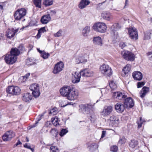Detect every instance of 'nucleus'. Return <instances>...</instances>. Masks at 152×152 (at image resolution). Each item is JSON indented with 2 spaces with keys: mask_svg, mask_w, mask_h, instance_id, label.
<instances>
[{
  "mask_svg": "<svg viewBox=\"0 0 152 152\" xmlns=\"http://www.w3.org/2000/svg\"><path fill=\"white\" fill-rule=\"evenodd\" d=\"M61 95L63 97H66L69 100L76 99L78 96V93L72 86H64L59 90Z\"/></svg>",
  "mask_w": 152,
  "mask_h": 152,
  "instance_id": "nucleus-1",
  "label": "nucleus"
},
{
  "mask_svg": "<svg viewBox=\"0 0 152 152\" xmlns=\"http://www.w3.org/2000/svg\"><path fill=\"white\" fill-rule=\"evenodd\" d=\"M80 109L79 110L80 112L84 114H89V119L92 122L94 121L93 115L91 114L92 112L91 110V105L89 104H82L79 105Z\"/></svg>",
  "mask_w": 152,
  "mask_h": 152,
  "instance_id": "nucleus-2",
  "label": "nucleus"
},
{
  "mask_svg": "<svg viewBox=\"0 0 152 152\" xmlns=\"http://www.w3.org/2000/svg\"><path fill=\"white\" fill-rule=\"evenodd\" d=\"M107 28L105 23L101 22L96 23L92 26V28L95 31L101 33L105 32Z\"/></svg>",
  "mask_w": 152,
  "mask_h": 152,
  "instance_id": "nucleus-3",
  "label": "nucleus"
},
{
  "mask_svg": "<svg viewBox=\"0 0 152 152\" xmlns=\"http://www.w3.org/2000/svg\"><path fill=\"white\" fill-rule=\"evenodd\" d=\"M121 54L124 59L128 61H133L135 59L134 54L130 51L124 50L121 52Z\"/></svg>",
  "mask_w": 152,
  "mask_h": 152,
  "instance_id": "nucleus-4",
  "label": "nucleus"
},
{
  "mask_svg": "<svg viewBox=\"0 0 152 152\" xmlns=\"http://www.w3.org/2000/svg\"><path fill=\"white\" fill-rule=\"evenodd\" d=\"M102 73L107 76L110 77L112 74V71L109 66L105 64H102L100 67Z\"/></svg>",
  "mask_w": 152,
  "mask_h": 152,
  "instance_id": "nucleus-5",
  "label": "nucleus"
},
{
  "mask_svg": "<svg viewBox=\"0 0 152 152\" xmlns=\"http://www.w3.org/2000/svg\"><path fill=\"white\" fill-rule=\"evenodd\" d=\"M29 89L32 91V94L35 98L39 97L40 94L39 90V86L38 84H34L31 85Z\"/></svg>",
  "mask_w": 152,
  "mask_h": 152,
  "instance_id": "nucleus-6",
  "label": "nucleus"
},
{
  "mask_svg": "<svg viewBox=\"0 0 152 152\" xmlns=\"http://www.w3.org/2000/svg\"><path fill=\"white\" fill-rule=\"evenodd\" d=\"M129 37L131 39L136 40L138 39V34L137 29L134 27L129 28L128 29Z\"/></svg>",
  "mask_w": 152,
  "mask_h": 152,
  "instance_id": "nucleus-7",
  "label": "nucleus"
},
{
  "mask_svg": "<svg viewBox=\"0 0 152 152\" xmlns=\"http://www.w3.org/2000/svg\"><path fill=\"white\" fill-rule=\"evenodd\" d=\"M122 100H124V104L125 108L129 107L130 108H132L134 106V102L133 99L132 97H129L127 98H123Z\"/></svg>",
  "mask_w": 152,
  "mask_h": 152,
  "instance_id": "nucleus-8",
  "label": "nucleus"
},
{
  "mask_svg": "<svg viewBox=\"0 0 152 152\" xmlns=\"http://www.w3.org/2000/svg\"><path fill=\"white\" fill-rule=\"evenodd\" d=\"M64 67V64L63 62L60 61L56 64L54 66L53 72L55 74H56L61 72Z\"/></svg>",
  "mask_w": 152,
  "mask_h": 152,
  "instance_id": "nucleus-9",
  "label": "nucleus"
},
{
  "mask_svg": "<svg viewBox=\"0 0 152 152\" xmlns=\"http://www.w3.org/2000/svg\"><path fill=\"white\" fill-rule=\"evenodd\" d=\"M4 59L6 63L9 64H12L16 61L17 57H15L8 53L5 56Z\"/></svg>",
  "mask_w": 152,
  "mask_h": 152,
  "instance_id": "nucleus-10",
  "label": "nucleus"
},
{
  "mask_svg": "<svg viewBox=\"0 0 152 152\" xmlns=\"http://www.w3.org/2000/svg\"><path fill=\"white\" fill-rule=\"evenodd\" d=\"M26 10H17L14 14V18L16 20H20L26 14Z\"/></svg>",
  "mask_w": 152,
  "mask_h": 152,
  "instance_id": "nucleus-11",
  "label": "nucleus"
},
{
  "mask_svg": "<svg viewBox=\"0 0 152 152\" xmlns=\"http://www.w3.org/2000/svg\"><path fill=\"white\" fill-rule=\"evenodd\" d=\"M14 136V133L9 131L4 134L2 137V138L4 141H7L10 140Z\"/></svg>",
  "mask_w": 152,
  "mask_h": 152,
  "instance_id": "nucleus-12",
  "label": "nucleus"
},
{
  "mask_svg": "<svg viewBox=\"0 0 152 152\" xmlns=\"http://www.w3.org/2000/svg\"><path fill=\"white\" fill-rule=\"evenodd\" d=\"M80 74L82 76L86 77H91L94 75V72L87 69L81 70Z\"/></svg>",
  "mask_w": 152,
  "mask_h": 152,
  "instance_id": "nucleus-13",
  "label": "nucleus"
},
{
  "mask_svg": "<svg viewBox=\"0 0 152 152\" xmlns=\"http://www.w3.org/2000/svg\"><path fill=\"white\" fill-rule=\"evenodd\" d=\"M113 96L114 98L122 100L123 98H125L127 97V95L125 93L118 91L113 93Z\"/></svg>",
  "mask_w": 152,
  "mask_h": 152,
  "instance_id": "nucleus-14",
  "label": "nucleus"
},
{
  "mask_svg": "<svg viewBox=\"0 0 152 152\" xmlns=\"http://www.w3.org/2000/svg\"><path fill=\"white\" fill-rule=\"evenodd\" d=\"M113 111V107L112 106H105L101 113L102 115L107 116L110 115Z\"/></svg>",
  "mask_w": 152,
  "mask_h": 152,
  "instance_id": "nucleus-15",
  "label": "nucleus"
},
{
  "mask_svg": "<svg viewBox=\"0 0 152 152\" xmlns=\"http://www.w3.org/2000/svg\"><path fill=\"white\" fill-rule=\"evenodd\" d=\"M51 20L49 14L45 15L42 16L40 19V22L42 24H46Z\"/></svg>",
  "mask_w": 152,
  "mask_h": 152,
  "instance_id": "nucleus-16",
  "label": "nucleus"
},
{
  "mask_svg": "<svg viewBox=\"0 0 152 152\" xmlns=\"http://www.w3.org/2000/svg\"><path fill=\"white\" fill-rule=\"evenodd\" d=\"M132 77L133 78L137 80H141L142 78V74L140 71H135L132 73Z\"/></svg>",
  "mask_w": 152,
  "mask_h": 152,
  "instance_id": "nucleus-17",
  "label": "nucleus"
},
{
  "mask_svg": "<svg viewBox=\"0 0 152 152\" xmlns=\"http://www.w3.org/2000/svg\"><path fill=\"white\" fill-rule=\"evenodd\" d=\"M125 107L124 104L118 102L115 105V109L118 112L121 113L124 111Z\"/></svg>",
  "mask_w": 152,
  "mask_h": 152,
  "instance_id": "nucleus-18",
  "label": "nucleus"
},
{
  "mask_svg": "<svg viewBox=\"0 0 152 152\" xmlns=\"http://www.w3.org/2000/svg\"><path fill=\"white\" fill-rule=\"evenodd\" d=\"M90 3L89 0H81L78 7L79 8L83 9L88 5Z\"/></svg>",
  "mask_w": 152,
  "mask_h": 152,
  "instance_id": "nucleus-19",
  "label": "nucleus"
},
{
  "mask_svg": "<svg viewBox=\"0 0 152 152\" xmlns=\"http://www.w3.org/2000/svg\"><path fill=\"white\" fill-rule=\"evenodd\" d=\"M101 16L106 20H110L112 18V15L108 11L104 12L101 14Z\"/></svg>",
  "mask_w": 152,
  "mask_h": 152,
  "instance_id": "nucleus-20",
  "label": "nucleus"
},
{
  "mask_svg": "<svg viewBox=\"0 0 152 152\" xmlns=\"http://www.w3.org/2000/svg\"><path fill=\"white\" fill-rule=\"evenodd\" d=\"M149 90V88L148 87L144 86L140 92V97L142 98H143L146 94L148 92Z\"/></svg>",
  "mask_w": 152,
  "mask_h": 152,
  "instance_id": "nucleus-21",
  "label": "nucleus"
},
{
  "mask_svg": "<svg viewBox=\"0 0 152 152\" xmlns=\"http://www.w3.org/2000/svg\"><path fill=\"white\" fill-rule=\"evenodd\" d=\"M98 145L95 143H91L88 144L87 148L91 152L95 151L98 148Z\"/></svg>",
  "mask_w": 152,
  "mask_h": 152,
  "instance_id": "nucleus-22",
  "label": "nucleus"
},
{
  "mask_svg": "<svg viewBox=\"0 0 152 152\" xmlns=\"http://www.w3.org/2000/svg\"><path fill=\"white\" fill-rule=\"evenodd\" d=\"M9 53L15 57H16L20 54V51L18 49L16 48H12Z\"/></svg>",
  "mask_w": 152,
  "mask_h": 152,
  "instance_id": "nucleus-23",
  "label": "nucleus"
},
{
  "mask_svg": "<svg viewBox=\"0 0 152 152\" xmlns=\"http://www.w3.org/2000/svg\"><path fill=\"white\" fill-rule=\"evenodd\" d=\"M93 43L95 45H96L100 46L102 45V42L101 37L99 36L94 37L93 40Z\"/></svg>",
  "mask_w": 152,
  "mask_h": 152,
  "instance_id": "nucleus-24",
  "label": "nucleus"
},
{
  "mask_svg": "<svg viewBox=\"0 0 152 152\" xmlns=\"http://www.w3.org/2000/svg\"><path fill=\"white\" fill-rule=\"evenodd\" d=\"M32 96L30 93L27 92L24 93L22 96V99L23 101L27 102H29L32 99Z\"/></svg>",
  "mask_w": 152,
  "mask_h": 152,
  "instance_id": "nucleus-25",
  "label": "nucleus"
},
{
  "mask_svg": "<svg viewBox=\"0 0 152 152\" xmlns=\"http://www.w3.org/2000/svg\"><path fill=\"white\" fill-rule=\"evenodd\" d=\"M75 75L73 77L72 82L74 83H76L80 82L81 75L76 72L75 73Z\"/></svg>",
  "mask_w": 152,
  "mask_h": 152,
  "instance_id": "nucleus-26",
  "label": "nucleus"
},
{
  "mask_svg": "<svg viewBox=\"0 0 152 152\" xmlns=\"http://www.w3.org/2000/svg\"><path fill=\"white\" fill-rule=\"evenodd\" d=\"M121 28L120 25L118 23H115L110 26L109 28L113 31H116L119 30Z\"/></svg>",
  "mask_w": 152,
  "mask_h": 152,
  "instance_id": "nucleus-27",
  "label": "nucleus"
},
{
  "mask_svg": "<svg viewBox=\"0 0 152 152\" xmlns=\"http://www.w3.org/2000/svg\"><path fill=\"white\" fill-rule=\"evenodd\" d=\"M75 61L77 64L80 63L84 64L87 61V60L85 58L84 56H79L76 58Z\"/></svg>",
  "mask_w": 152,
  "mask_h": 152,
  "instance_id": "nucleus-28",
  "label": "nucleus"
},
{
  "mask_svg": "<svg viewBox=\"0 0 152 152\" xmlns=\"http://www.w3.org/2000/svg\"><path fill=\"white\" fill-rule=\"evenodd\" d=\"M138 144V142L137 140H132L129 142V147L132 148H134Z\"/></svg>",
  "mask_w": 152,
  "mask_h": 152,
  "instance_id": "nucleus-29",
  "label": "nucleus"
},
{
  "mask_svg": "<svg viewBox=\"0 0 152 152\" xmlns=\"http://www.w3.org/2000/svg\"><path fill=\"white\" fill-rule=\"evenodd\" d=\"M13 89V95H18L20 93V89L17 86H13V89Z\"/></svg>",
  "mask_w": 152,
  "mask_h": 152,
  "instance_id": "nucleus-30",
  "label": "nucleus"
},
{
  "mask_svg": "<svg viewBox=\"0 0 152 152\" xmlns=\"http://www.w3.org/2000/svg\"><path fill=\"white\" fill-rule=\"evenodd\" d=\"M90 31V27L88 26H86L82 30V34L84 37L88 36V34Z\"/></svg>",
  "mask_w": 152,
  "mask_h": 152,
  "instance_id": "nucleus-31",
  "label": "nucleus"
},
{
  "mask_svg": "<svg viewBox=\"0 0 152 152\" xmlns=\"http://www.w3.org/2000/svg\"><path fill=\"white\" fill-rule=\"evenodd\" d=\"M131 70L130 65L129 64H127L123 69V72L124 75H126L128 74L129 72Z\"/></svg>",
  "mask_w": 152,
  "mask_h": 152,
  "instance_id": "nucleus-32",
  "label": "nucleus"
},
{
  "mask_svg": "<svg viewBox=\"0 0 152 152\" xmlns=\"http://www.w3.org/2000/svg\"><path fill=\"white\" fill-rule=\"evenodd\" d=\"M54 0H44L42 2L43 5L47 7L52 5Z\"/></svg>",
  "mask_w": 152,
  "mask_h": 152,
  "instance_id": "nucleus-33",
  "label": "nucleus"
},
{
  "mask_svg": "<svg viewBox=\"0 0 152 152\" xmlns=\"http://www.w3.org/2000/svg\"><path fill=\"white\" fill-rule=\"evenodd\" d=\"M13 34V31L12 30V29L11 28V29H8L7 30L6 35L8 38L11 39L14 36H12Z\"/></svg>",
  "mask_w": 152,
  "mask_h": 152,
  "instance_id": "nucleus-34",
  "label": "nucleus"
},
{
  "mask_svg": "<svg viewBox=\"0 0 152 152\" xmlns=\"http://www.w3.org/2000/svg\"><path fill=\"white\" fill-rule=\"evenodd\" d=\"M13 86H9L6 89V92L8 94H10L13 96Z\"/></svg>",
  "mask_w": 152,
  "mask_h": 152,
  "instance_id": "nucleus-35",
  "label": "nucleus"
},
{
  "mask_svg": "<svg viewBox=\"0 0 152 152\" xmlns=\"http://www.w3.org/2000/svg\"><path fill=\"white\" fill-rule=\"evenodd\" d=\"M60 121L59 120V118L56 116H55L54 117L51 118V121L53 123L54 125H56L57 124H59L58 122Z\"/></svg>",
  "mask_w": 152,
  "mask_h": 152,
  "instance_id": "nucleus-36",
  "label": "nucleus"
},
{
  "mask_svg": "<svg viewBox=\"0 0 152 152\" xmlns=\"http://www.w3.org/2000/svg\"><path fill=\"white\" fill-rule=\"evenodd\" d=\"M41 0H34V4L35 6L40 8L41 7Z\"/></svg>",
  "mask_w": 152,
  "mask_h": 152,
  "instance_id": "nucleus-37",
  "label": "nucleus"
},
{
  "mask_svg": "<svg viewBox=\"0 0 152 152\" xmlns=\"http://www.w3.org/2000/svg\"><path fill=\"white\" fill-rule=\"evenodd\" d=\"M151 34L150 31H146V32H145L144 39L145 40L150 39L151 38L150 35Z\"/></svg>",
  "mask_w": 152,
  "mask_h": 152,
  "instance_id": "nucleus-38",
  "label": "nucleus"
},
{
  "mask_svg": "<svg viewBox=\"0 0 152 152\" xmlns=\"http://www.w3.org/2000/svg\"><path fill=\"white\" fill-rule=\"evenodd\" d=\"M50 132L53 134V136H54L55 137H57V136L58 133V131L56 129H51Z\"/></svg>",
  "mask_w": 152,
  "mask_h": 152,
  "instance_id": "nucleus-39",
  "label": "nucleus"
},
{
  "mask_svg": "<svg viewBox=\"0 0 152 152\" xmlns=\"http://www.w3.org/2000/svg\"><path fill=\"white\" fill-rule=\"evenodd\" d=\"M144 121L142 119V118L140 117V120L137 121V123L138 124V128H140L142 127Z\"/></svg>",
  "mask_w": 152,
  "mask_h": 152,
  "instance_id": "nucleus-40",
  "label": "nucleus"
},
{
  "mask_svg": "<svg viewBox=\"0 0 152 152\" xmlns=\"http://www.w3.org/2000/svg\"><path fill=\"white\" fill-rule=\"evenodd\" d=\"M41 56L44 59H45L48 58L50 56V54L48 53H46L44 51L40 54Z\"/></svg>",
  "mask_w": 152,
  "mask_h": 152,
  "instance_id": "nucleus-41",
  "label": "nucleus"
},
{
  "mask_svg": "<svg viewBox=\"0 0 152 152\" xmlns=\"http://www.w3.org/2000/svg\"><path fill=\"white\" fill-rule=\"evenodd\" d=\"M68 132V130L65 129H62L59 133V135L61 137H63L64 135Z\"/></svg>",
  "mask_w": 152,
  "mask_h": 152,
  "instance_id": "nucleus-42",
  "label": "nucleus"
},
{
  "mask_svg": "<svg viewBox=\"0 0 152 152\" xmlns=\"http://www.w3.org/2000/svg\"><path fill=\"white\" fill-rule=\"evenodd\" d=\"M109 86L112 89H114L116 88V85L113 80H111L109 83Z\"/></svg>",
  "mask_w": 152,
  "mask_h": 152,
  "instance_id": "nucleus-43",
  "label": "nucleus"
},
{
  "mask_svg": "<svg viewBox=\"0 0 152 152\" xmlns=\"http://www.w3.org/2000/svg\"><path fill=\"white\" fill-rule=\"evenodd\" d=\"M50 152H59L58 148L55 146H52L50 147Z\"/></svg>",
  "mask_w": 152,
  "mask_h": 152,
  "instance_id": "nucleus-44",
  "label": "nucleus"
},
{
  "mask_svg": "<svg viewBox=\"0 0 152 152\" xmlns=\"http://www.w3.org/2000/svg\"><path fill=\"white\" fill-rule=\"evenodd\" d=\"M57 108L56 107H54L50 110L49 113V114H53V115H55L57 113Z\"/></svg>",
  "mask_w": 152,
  "mask_h": 152,
  "instance_id": "nucleus-45",
  "label": "nucleus"
},
{
  "mask_svg": "<svg viewBox=\"0 0 152 152\" xmlns=\"http://www.w3.org/2000/svg\"><path fill=\"white\" fill-rule=\"evenodd\" d=\"M41 120V118L38 119L37 121H36L35 123L33 124L32 125H30L29 126V129H31V128H34L37 126V124L38 123V122Z\"/></svg>",
  "mask_w": 152,
  "mask_h": 152,
  "instance_id": "nucleus-46",
  "label": "nucleus"
},
{
  "mask_svg": "<svg viewBox=\"0 0 152 152\" xmlns=\"http://www.w3.org/2000/svg\"><path fill=\"white\" fill-rule=\"evenodd\" d=\"M118 150V147L115 145L111 146L110 148V151L113 152H117Z\"/></svg>",
  "mask_w": 152,
  "mask_h": 152,
  "instance_id": "nucleus-47",
  "label": "nucleus"
},
{
  "mask_svg": "<svg viewBox=\"0 0 152 152\" xmlns=\"http://www.w3.org/2000/svg\"><path fill=\"white\" fill-rule=\"evenodd\" d=\"M37 23V21L35 20H32L29 23L28 25L27 26H33L36 25V24Z\"/></svg>",
  "mask_w": 152,
  "mask_h": 152,
  "instance_id": "nucleus-48",
  "label": "nucleus"
},
{
  "mask_svg": "<svg viewBox=\"0 0 152 152\" xmlns=\"http://www.w3.org/2000/svg\"><path fill=\"white\" fill-rule=\"evenodd\" d=\"M145 82L144 81L138 82L137 85V88H139L142 87L145 85Z\"/></svg>",
  "mask_w": 152,
  "mask_h": 152,
  "instance_id": "nucleus-49",
  "label": "nucleus"
},
{
  "mask_svg": "<svg viewBox=\"0 0 152 152\" xmlns=\"http://www.w3.org/2000/svg\"><path fill=\"white\" fill-rule=\"evenodd\" d=\"M110 120L111 121L116 122V121H118V118L115 116L113 115L111 116L110 118Z\"/></svg>",
  "mask_w": 152,
  "mask_h": 152,
  "instance_id": "nucleus-50",
  "label": "nucleus"
},
{
  "mask_svg": "<svg viewBox=\"0 0 152 152\" xmlns=\"http://www.w3.org/2000/svg\"><path fill=\"white\" fill-rule=\"evenodd\" d=\"M119 47L122 49L127 46L126 43L125 42H121L119 44Z\"/></svg>",
  "mask_w": 152,
  "mask_h": 152,
  "instance_id": "nucleus-51",
  "label": "nucleus"
},
{
  "mask_svg": "<svg viewBox=\"0 0 152 152\" xmlns=\"http://www.w3.org/2000/svg\"><path fill=\"white\" fill-rule=\"evenodd\" d=\"M62 32V30H60L56 33L54 34V36L56 37H59L61 35V34Z\"/></svg>",
  "mask_w": 152,
  "mask_h": 152,
  "instance_id": "nucleus-52",
  "label": "nucleus"
},
{
  "mask_svg": "<svg viewBox=\"0 0 152 152\" xmlns=\"http://www.w3.org/2000/svg\"><path fill=\"white\" fill-rule=\"evenodd\" d=\"M50 12H48V14H49L50 16L51 15V16H53L55 15L56 13V12L55 11V10H50Z\"/></svg>",
  "mask_w": 152,
  "mask_h": 152,
  "instance_id": "nucleus-53",
  "label": "nucleus"
},
{
  "mask_svg": "<svg viewBox=\"0 0 152 152\" xmlns=\"http://www.w3.org/2000/svg\"><path fill=\"white\" fill-rule=\"evenodd\" d=\"M38 31L40 32L41 33L45 32H46L45 28V27H41L39 29Z\"/></svg>",
  "mask_w": 152,
  "mask_h": 152,
  "instance_id": "nucleus-54",
  "label": "nucleus"
},
{
  "mask_svg": "<svg viewBox=\"0 0 152 152\" xmlns=\"http://www.w3.org/2000/svg\"><path fill=\"white\" fill-rule=\"evenodd\" d=\"M30 75V73H27L24 76H23L22 77L23 78V81H24V79H25V80H26L28 78V77H29V76Z\"/></svg>",
  "mask_w": 152,
  "mask_h": 152,
  "instance_id": "nucleus-55",
  "label": "nucleus"
},
{
  "mask_svg": "<svg viewBox=\"0 0 152 152\" xmlns=\"http://www.w3.org/2000/svg\"><path fill=\"white\" fill-rule=\"evenodd\" d=\"M28 144L27 143H26L25 144L23 145V147L25 148H26L29 149H30L31 148V146L28 145Z\"/></svg>",
  "mask_w": 152,
  "mask_h": 152,
  "instance_id": "nucleus-56",
  "label": "nucleus"
},
{
  "mask_svg": "<svg viewBox=\"0 0 152 152\" xmlns=\"http://www.w3.org/2000/svg\"><path fill=\"white\" fill-rule=\"evenodd\" d=\"M18 49L19 50H22L24 48V47L23 45V44H20L19 46L18 47Z\"/></svg>",
  "mask_w": 152,
  "mask_h": 152,
  "instance_id": "nucleus-57",
  "label": "nucleus"
},
{
  "mask_svg": "<svg viewBox=\"0 0 152 152\" xmlns=\"http://www.w3.org/2000/svg\"><path fill=\"white\" fill-rule=\"evenodd\" d=\"M12 30L13 31V34H12V36H15L16 33L18 31L19 28H17L16 29H15L13 28H12Z\"/></svg>",
  "mask_w": 152,
  "mask_h": 152,
  "instance_id": "nucleus-58",
  "label": "nucleus"
},
{
  "mask_svg": "<svg viewBox=\"0 0 152 152\" xmlns=\"http://www.w3.org/2000/svg\"><path fill=\"white\" fill-rule=\"evenodd\" d=\"M106 133V131H105L103 130L102 132V134L101 136V138H102L104 137L105 136Z\"/></svg>",
  "mask_w": 152,
  "mask_h": 152,
  "instance_id": "nucleus-59",
  "label": "nucleus"
},
{
  "mask_svg": "<svg viewBox=\"0 0 152 152\" xmlns=\"http://www.w3.org/2000/svg\"><path fill=\"white\" fill-rule=\"evenodd\" d=\"M41 33L40 32L38 31V33L36 35L38 39H39L41 35Z\"/></svg>",
  "mask_w": 152,
  "mask_h": 152,
  "instance_id": "nucleus-60",
  "label": "nucleus"
},
{
  "mask_svg": "<svg viewBox=\"0 0 152 152\" xmlns=\"http://www.w3.org/2000/svg\"><path fill=\"white\" fill-rule=\"evenodd\" d=\"M22 144V142H20V140H18L17 142L15 144V145H16V146H17L19 145H21Z\"/></svg>",
  "mask_w": 152,
  "mask_h": 152,
  "instance_id": "nucleus-61",
  "label": "nucleus"
},
{
  "mask_svg": "<svg viewBox=\"0 0 152 152\" xmlns=\"http://www.w3.org/2000/svg\"><path fill=\"white\" fill-rule=\"evenodd\" d=\"M129 1L128 0H125V5L124 6V8H126V7L128 6V5Z\"/></svg>",
  "mask_w": 152,
  "mask_h": 152,
  "instance_id": "nucleus-62",
  "label": "nucleus"
},
{
  "mask_svg": "<svg viewBox=\"0 0 152 152\" xmlns=\"http://www.w3.org/2000/svg\"><path fill=\"white\" fill-rule=\"evenodd\" d=\"M45 112H43V113H42V114H41V115H39V118L38 119H39L40 118H41V119H42V116H43L44 115V114H45Z\"/></svg>",
  "mask_w": 152,
  "mask_h": 152,
  "instance_id": "nucleus-63",
  "label": "nucleus"
},
{
  "mask_svg": "<svg viewBox=\"0 0 152 152\" xmlns=\"http://www.w3.org/2000/svg\"><path fill=\"white\" fill-rule=\"evenodd\" d=\"M32 147L30 149V150H31V151L32 152H34V148H35V147L33 145H32Z\"/></svg>",
  "mask_w": 152,
  "mask_h": 152,
  "instance_id": "nucleus-64",
  "label": "nucleus"
}]
</instances>
